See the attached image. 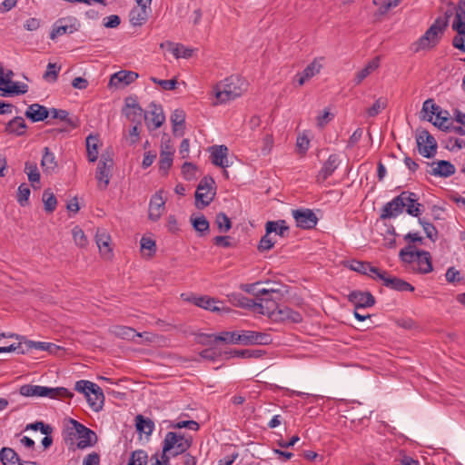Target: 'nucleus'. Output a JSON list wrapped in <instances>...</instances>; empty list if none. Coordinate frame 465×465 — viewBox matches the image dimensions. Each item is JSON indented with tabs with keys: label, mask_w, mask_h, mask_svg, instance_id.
I'll return each mask as SVG.
<instances>
[{
	"label": "nucleus",
	"mask_w": 465,
	"mask_h": 465,
	"mask_svg": "<svg viewBox=\"0 0 465 465\" xmlns=\"http://www.w3.org/2000/svg\"><path fill=\"white\" fill-rule=\"evenodd\" d=\"M247 90L246 81L238 76L231 75L215 87L216 104H224L241 96Z\"/></svg>",
	"instance_id": "obj_1"
},
{
	"label": "nucleus",
	"mask_w": 465,
	"mask_h": 465,
	"mask_svg": "<svg viewBox=\"0 0 465 465\" xmlns=\"http://www.w3.org/2000/svg\"><path fill=\"white\" fill-rule=\"evenodd\" d=\"M447 28L446 18H437L428 28L425 34L419 39L417 50L434 46L440 39V35Z\"/></svg>",
	"instance_id": "obj_2"
},
{
	"label": "nucleus",
	"mask_w": 465,
	"mask_h": 465,
	"mask_svg": "<svg viewBox=\"0 0 465 465\" xmlns=\"http://www.w3.org/2000/svg\"><path fill=\"white\" fill-rule=\"evenodd\" d=\"M214 180L204 176L199 183L195 192V205L198 209L208 206L215 195Z\"/></svg>",
	"instance_id": "obj_3"
},
{
	"label": "nucleus",
	"mask_w": 465,
	"mask_h": 465,
	"mask_svg": "<svg viewBox=\"0 0 465 465\" xmlns=\"http://www.w3.org/2000/svg\"><path fill=\"white\" fill-rule=\"evenodd\" d=\"M416 142L419 153L426 158H432L437 153L435 138L425 129L418 130Z\"/></svg>",
	"instance_id": "obj_4"
},
{
	"label": "nucleus",
	"mask_w": 465,
	"mask_h": 465,
	"mask_svg": "<svg viewBox=\"0 0 465 465\" xmlns=\"http://www.w3.org/2000/svg\"><path fill=\"white\" fill-rule=\"evenodd\" d=\"M80 23L76 17L66 16L59 18L53 25L52 31L50 33V38L54 40L58 36L65 34H73L80 29Z\"/></svg>",
	"instance_id": "obj_5"
},
{
	"label": "nucleus",
	"mask_w": 465,
	"mask_h": 465,
	"mask_svg": "<svg viewBox=\"0 0 465 465\" xmlns=\"http://www.w3.org/2000/svg\"><path fill=\"white\" fill-rule=\"evenodd\" d=\"M114 166V161L109 154H102L98 163L95 178L98 180V187L105 190L110 182V173Z\"/></svg>",
	"instance_id": "obj_6"
},
{
	"label": "nucleus",
	"mask_w": 465,
	"mask_h": 465,
	"mask_svg": "<svg viewBox=\"0 0 465 465\" xmlns=\"http://www.w3.org/2000/svg\"><path fill=\"white\" fill-rule=\"evenodd\" d=\"M405 196L410 197L411 195L407 194V193L402 192L401 194L393 198L391 202L387 203L381 210V219L386 220L395 218L399 214L402 213L405 208L404 201H406L407 199Z\"/></svg>",
	"instance_id": "obj_7"
},
{
	"label": "nucleus",
	"mask_w": 465,
	"mask_h": 465,
	"mask_svg": "<svg viewBox=\"0 0 465 465\" xmlns=\"http://www.w3.org/2000/svg\"><path fill=\"white\" fill-rule=\"evenodd\" d=\"M173 441V448L171 451L172 457H176L180 454H184L192 446V437H185L180 433L169 431L166 433L163 441Z\"/></svg>",
	"instance_id": "obj_8"
},
{
	"label": "nucleus",
	"mask_w": 465,
	"mask_h": 465,
	"mask_svg": "<svg viewBox=\"0 0 465 465\" xmlns=\"http://www.w3.org/2000/svg\"><path fill=\"white\" fill-rule=\"evenodd\" d=\"M70 422L72 423L74 429L75 430V432L79 439V441L77 443V447L79 449H85L87 447L93 446L95 443L97 437L94 430L85 427L84 425H83L82 423L78 422L75 420L71 419Z\"/></svg>",
	"instance_id": "obj_9"
},
{
	"label": "nucleus",
	"mask_w": 465,
	"mask_h": 465,
	"mask_svg": "<svg viewBox=\"0 0 465 465\" xmlns=\"http://www.w3.org/2000/svg\"><path fill=\"white\" fill-rule=\"evenodd\" d=\"M143 117L147 127L153 130L159 128L165 120L162 106L156 104L154 102L149 104V110L144 113Z\"/></svg>",
	"instance_id": "obj_10"
},
{
	"label": "nucleus",
	"mask_w": 465,
	"mask_h": 465,
	"mask_svg": "<svg viewBox=\"0 0 465 465\" xmlns=\"http://www.w3.org/2000/svg\"><path fill=\"white\" fill-rule=\"evenodd\" d=\"M15 346H19V348H17L15 351L21 354H25L31 351L32 349L46 351L52 354H56L57 351L61 350V348L54 343L45 341H34L28 340H25L24 342L20 341Z\"/></svg>",
	"instance_id": "obj_11"
},
{
	"label": "nucleus",
	"mask_w": 465,
	"mask_h": 465,
	"mask_svg": "<svg viewBox=\"0 0 465 465\" xmlns=\"http://www.w3.org/2000/svg\"><path fill=\"white\" fill-rule=\"evenodd\" d=\"M296 225L302 229H312L316 226L318 218L311 209L292 210Z\"/></svg>",
	"instance_id": "obj_12"
},
{
	"label": "nucleus",
	"mask_w": 465,
	"mask_h": 465,
	"mask_svg": "<svg viewBox=\"0 0 465 465\" xmlns=\"http://www.w3.org/2000/svg\"><path fill=\"white\" fill-rule=\"evenodd\" d=\"M253 311L257 313L267 315L269 318L275 321L280 305L271 298L259 299V302L254 300Z\"/></svg>",
	"instance_id": "obj_13"
},
{
	"label": "nucleus",
	"mask_w": 465,
	"mask_h": 465,
	"mask_svg": "<svg viewBox=\"0 0 465 465\" xmlns=\"http://www.w3.org/2000/svg\"><path fill=\"white\" fill-rule=\"evenodd\" d=\"M431 169L428 170V173L436 177H450L455 173V166L449 161L439 160L432 163H427Z\"/></svg>",
	"instance_id": "obj_14"
},
{
	"label": "nucleus",
	"mask_w": 465,
	"mask_h": 465,
	"mask_svg": "<svg viewBox=\"0 0 465 465\" xmlns=\"http://www.w3.org/2000/svg\"><path fill=\"white\" fill-rule=\"evenodd\" d=\"M378 278L383 282V284L395 291L399 292H413L414 287L407 282L406 281L397 278L391 277L385 271H381L380 274H378Z\"/></svg>",
	"instance_id": "obj_15"
},
{
	"label": "nucleus",
	"mask_w": 465,
	"mask_h": 465,
	"mask_svg": "<svg viewBox=\"0 0 465 465\" xmlns=\"http://www.w3.org/2000/svg\"><path fill=\"white\" fill-rule=\"evenodd\" d=\"M348 299L356 309L371 307L375 303V298L369 292L353 291L348 295Z\"/></svg>",
	"instance_id": "obj_16"
},
{
	"label": "nucleus",
	"mask_w": 465,
	"mask_h": 465,
	"mask_svg": "<svg viewBox=\"0 0 465 465\" xmlns=\"http://www.w3.org/2000/svg\"><path fill=\"white\" fill-rule=\"evenodd\" d=\"M162 193L163 190H159L152 196L150 201L148 217L153 222L160 219L164 210L165 201L163 200Z\"/></svg>",
	"instance_id": "obj_17"
},
{
	"label": "nucleus",
	"mask_w": 465,
	"mask_h": 465,
	"mask_svg": "<svg viewBox=\"0 0 465 465\" xmlns=\"http://www.w3.org/2000/svg\"><path fill=\"white\" fill-rule=\"evenodd\" d=\"M123 112L131 122L141 124L143 110L134 98L129 97L125 100V107Z\"/></svg>",
	"instance_id": "obj_18"
},
{
	"label": "nucleus",
	"mask_w": 465,
	"mask_h": 465,
	"mask_svg": "<svg viewBox=\"0 0 465 465\" xmlns=\"http://www.w3.org/2000/svg\"><path fill=\"white\" fill-rule=\"evenodd\" d=\"M181 296L184 301L190 302L195 304L196 306L203 308L205 310H209L211 312H219L221 310L220 307L215 305V303H217L218 302L213 298L206 296V295H204V296H194V295L188 296L187 294L183 293Z\"/></svg>",
	"instance_id": "obj_19"
},
{
	"label": "nucleus",
	"mask_w": 465,
	"mask_h": 465,
	"mask_svg": "<svg viewBox=\"0 0 465 465\" xmlns=\"http://www.w3.org/2000/svg\"><path fill=\"white\" fill-rule=\"evenodd\" d=\"M95 242L102 256L110 259L113 255L110 247L111 236L104 229H97L95 233Z\"/></svg>",
	"instance_id": "obj_20"
},
{
	"label": "nucleus",
	"mask_w": 465,
	"mask_h": 465,
	"mask_svg": "<svg viewBox=\"0 0 465 465\" xmlns=\"http://www.w3.org/2000/svg\"><path fill=\"white\" fill-rule=\"evenodd\" d=\"M340 159L337 154H331L326 162L323 163L322 169L317 175V182L322 183L327 180L338 168Z\"/></svg>",
	"instance_id": "obj_21"
},
{
	"label": "nucleus",
	"mask_w": 465,
	"mask_h": 465,
	"mask_svg": "<svg viewBox=\"0 0 465 465\" xmlns=\"http://www.w3.org/2000/svg\"><path fill=\"white\" fill-rule=\"evenodd\" d=\"M25 116L33 123L41 122L49 116V110L39 104H33L25 111Z\"/></svg>",
	"instance_id": "obj_22"
},
{
	"label": "nucleus",
	"mask_w": 465,
	"mask_h": 465,
	"mask_svg": "<svg viewBox=\"0 0 465 465\" xmlns=\"http://www.w3.org/2000/svg\"><path fill=\"white\" fill-rule=\"evenodd\" d=\"M138 78V74L133 71H119L111 76L109 85L118 86L121 84L128 85Z\"/></svg>",
	"instance_id": "obj_23"
},
{
	"label": "nucleus",
	"mask_w": 465,
	"mask_h": 465,
	"mask_svg": "<svg viewBox=\"0 0 465 465\" xmlns=\"http://www.w3.org/2000/svg\"><path fill=\"white\" fill-rule=\"evenodd\" d=\"M228 148L225 145H214L211 147L212 163L220 167H227Z\"/></svg>",
	"instance_id": "obj_24"
},
{
	"label": "nucleus",
	"mask_w": 465,
	"mask_h": 465,
	"mask_svg": "<svg viewBox=\"0 0 465 465\" xmlns=\"http://www.w3.org/2000/svg\"><path fill=\"white\" fill-rule=\"evenodd\" d=\"M90 408L94 411H99L103 409L104 395L102 389L96 385L95 388L85 396Z\"/></svg>",
	"instance_id": "obj_25"
},
{
	"label": "nucleus",
	"mask_w": 465,
	"mask_h": 465,
	"mask_svg": "<svg viewBox=\"0 0 465 465\" xmlns=\"http://www.w3.org/2000/svg\"><path fill=\"white\" fill-rule=\"evenodd\" d=\"M350 268L354 272L371 276L372 278H378V274L381 272L379 268L372 266L370 262L361 261H352Z\"/></svg>",
	"instance_id": "obj_26"
},
{
	"label": "nucleus",
	"mask_w": 465,
	"mask_h": 465,
	"mask_svg": "<svg viewBox=\"0 0 465 465\" xmlns=\"http://www.w3.org/2000/svg\"><path fill=\"white\" fill-rule=\"evenodd\" d=\"M404 193L411 195L410 197L405 196L407 199L404 201V203L407 213L414 217H419L422 213V204L418 203V195L409 191H404Z\"/></svg>",
	"instance_id": "obj_27"
},
{
	"label": "nucleus",
	"mask_w": 465,
	"mask_h": 465,
	"mask_svg": "<svg viewBox=\"0 0 465 465\" xmlns=\"http://www.w3.org/2000/svg\"><path fill=\"white\" fill-rule=\"evenodd\" d=\"M275 321H287L293 323H299L302 321V315L287 306H281Z\"/></svg>",
	"instance_id": "obj_28"
},
{
	"label": "nucleus",
	"mask_w": 465,
	"mask_h": 465,
	"mask_svg": "<svg viewBox=\"0 0 465 465\" xmlns=\"http://www.w3.org/2000/svg\"><path fill=\"white\" fill-rule=\"evenodd\" d=\"M50 388L39 385L26 384L20 388V394L25 397L38 396V397H49L50 398Z\"/></svg>",
	"instance_id": "obj_29"
},
{
	"label": "nucleus",
	"mask_w": 465,
	"mask_h": 465,
	"mask_svg": "<svg viewBox=\"0 0 465 465\" xmlns=\"http://www.w3.org/2000/svg\"><path fill=\"white\" fill-rule=\"evenodd\" d=\"M380 66V56H376L373 59H371L368 64L365 65L364 68L360 70L354 78V84L355 85H359L366 77H368L371 73H373L375 70H377Z\"/></svg>",
	"instance_id": "obj_30"
},
{
	"label": "nucleus",
	"mask_w": 465,
	"mask_h": 465,
	"mask_svg": "<svg viewBox=\"0 0 465 465\" xmlns=\"http://www.w3.org/2000/svg\"><path fill=\"white\" fill-rule=\"evenodd\" d=\"M265 231L267 234L275 232L281 237H285L289 233V226L284 220L269 221L265 224Z\"/></svg>",
	"instance_id": "obj_31"
},
{
	"label": "nucleus",
	"mask_w": 465,
	"mask_h": 465,
	"mask_svg": "<svg viewBox=\"0 0 465 465\" xmlns=\"http://www.w3.org/2000/svg\"><path fill=\"white\" fill-rule=\"evenodd\" d=\"M418 264V271L420 273H429L432 271L431 257L427 251H418V256L415 261Z\"/></svg>",
	"instance_id": "obj_32"
},
{
	"label": "nucleus",
	"mask_w": 465,
	"mask_h": 465,
	"mask_svg": "<svg viewBox=\"0 0 465 465\" xmlns=\"http://www.w3.org/2000/svg\"><path fill=\"white\" fill-rule=\"evenodd\" d=\"M150 12L144 9V5L143 8L134 7L129 14L131 24L135 26L143 25L148 20Z\"/></svg>",
	"instance_id": "obj_33"
},
{
	"label": "nucleus",
	"mask_w": 465,
	"mask_h": 465,
	"mask_svg": "<svg viewBox=\"0 0 465 465\" xmlns=\"http://www.w3.org/2000/svg\"><path fill=\"white\" fill-rule=\"evenodd\" d=\"M26 127L27 125L24 118L16 116L7 123L5 131L8 134L23 135L25 133Z\"/></svg>",
	"instance_id": "obj_34"
},
{
	"label": "nucleus",
	"mask_w": 465,
	"mask_h": 465,
	"mask_svg": "<svg viewBox=\"0 0 465 465\" xmlns=\"http://www.w3.org/2000/svg\"><path fill=\"white\" fill-rule=\"evenodd\" d=\"M41 166L45 173H53L57 167V162L54 153L48 147L44 148V153L41 160Z\"/></svg>",
	"instance_id": "obj_35"
},
{
	"label": "nucleus",
	"mask_w": 465,
	"mask_h": 465,
	"mask_svg": "<svg viewBox=\"0 0 465 465\" xmlns=\"http://www.w3.org/2000/svg\"><path fill=\"white\" fill-rule=\"evenodd\" d=\"M112 332L121 339L134 340L135 337H143V333L136 332V331L127 326H114L112 329Z\"/></svg>",
	"instance_id": "obj_36"
},
{
	"label": "nucleus",
	"mask_w": 465,
	"mask_h": 465,
	"mask_svg": "<svg viewBox=\"0 0 465 465\" xmlns=\"http://www.w3.org/2000/svg\"><path fill=\"white\" fill-rule=\"evenodd\" d=\"M25 172L28 176V180L32 183L34 189H38L40 183V173L35 163L26 162L25 164Z\"/></svg>",
	"instance_id": "obj_37"
},
{
	"label": "nucleus",
	"mask_w": 465,
	"mask_h": 465,
	"mask_svg": "<svg viewBox=\"0 0 465 465\" xmlns=\"http://www.w3.org/2000/svg\"><path fill=\"white\" fill-rule=\"evenodd\" d=\"M135 427L138 432L149 436L154 429V423L151 419L144 418L143 415L139 414L135 417Z\"/></svg>",
	"instance_id": "obj_38"
},
{
	"label": "nucleus",
	"mask_w": 465,
	"mask_h": 465,
	"mask_svg": "<svg viewBox=\"0 0 465 465\" xmlns=\"http://www.w3.org/2000/svg\"><path fill=\"white\" fill-rule=\"evenodd\" d=\"M0 90L3 92V95H11V94H24L27 93L28 86L23 83H10L6 86H0Z\"/></svg>",
	"instance_id": "obj_39"
},
{
	"label": "nucleus",
	"mask_w": 465,
	"mask_h": 465,
	"mask_svg": "<svg viewBox=\"0 0 465 465\" xmlns=\"http://www.w3.org/2000/svg\"><path fill=\"white\" fill-rule=\"evenodd\" d=\"M173 151L169 150L160 152L159 172L163 175H166L168 173V170L171 168L173 164Z\"/></svg>",
	"instance_id": "obj_40"
},
{
	"label": "nucleus",
	"mask_w": 465,
	"mask_h": 465,
	"mask_svg": "<svg viewBox=\"0 0 465 465\" xmlns=\"http://www.w3.org/2000/svg\"><path fill=\"white\" fill-rule=\"evenodd\" d=\"M98 138L89 135L86 138V151L89 162L94 163L98 158Z\"/></svg>",
	"instance_id": "obj_41"
},
{
	"label": "nucleus",
	"mask_w": 465,
	"mask_h": 465,
	"mask_svg": "<svg viewBox=\"0 0 465 465\" xmlns=\"http://www.w3.org/2000/svg\"><path fill=\"white\" fill-rule=\"evenodd\" d=\"M0 460L4 465H15L20 461V457L13 449L4 447L0 450Z\"/></svg>",
	"instance_id": "obj_42"
},
{
	"label": "nucleus",
	"mask_w": 465,
	"mask_h": 465,
	"mask_svg": "<svg viewBox=\"0 0 465 465\" xmlns=\"http://www.w3.org/2000/svg\"><path fill=\"white\" fill-rule=\"evenodd\" d=\"M191 223L193 229L201 235L206 234L209 232L210 224L204 215H200L198 217L192 216Z\"/></svg>",
	"instance_id": "obj_43"
},
{
	"label": "nucleus",
	"mask_w": 465,
	"mask_h": 465,
	"mask_svg": "<svg viewBox=\"0 0 465 465\" xmlns=\"http://www.w3.org/2000/svg\"><path fill=\"white\" fill-rule=\"evenodd\" d=\"M172 46L171 52L176 58H190L193 55V50L188 48L181 44L173 45L172 42L166 43Z\"/></svg>",
	"instance_id": "obj_44"
},
{
	"label": "nucleus",
	"mask_w": 465,
	"mask_h": 465,
	"mask_svg": "<svg viewBox=\"0 0 465 465\" xmlns=\"http://www.w3.org/2000/svg\"><path fill=\"white\" fill-rule=\"evenodd\" d=\"M399 256L403 262L413 263L417 259L418 251H415V246L409 244L400 251Z\"/></svg>",
	"instance_id": "obj_45"
},
{
	"label": "nucleus",
	"mask_w": 465,
	"mask_h": 465,
	"mask_svg": "<svg viewBox=\"0 0 465 465\" xmlns=\"http://www.w3.org/2000/svg\"><path fill=\"white\" fill-rule=\"evenodd\" d=\"M42 200L46 213H53L55 210L57 200L50 189L44 191Z\"/></svg>",
	"instance_id": "obj_46"
},
{
	"label": "nucleus",
	"mask_w": 465,
	"mask_h": 465,
	"mask_svg": "<svg viewBox=\"0 0 465 465\" xmlns=\"http://www.w3.org/2000/svg\"><path fill=\"white\" fill-rule=\"evenodd\" d=\"M148 455L143 450H134L127 465H147Z\"/></svg>",
	"instance_id": "obj_47"
},
{
	"label": "nucleus",
	"mask_w": 465,
	"mask_h": 465,
	"mask_svg": "<svg viewBox=\"0 0 465 465\" xmlns=\"http://www.w3.org/2000/svg\"><path fill=\"white\" fill-rule=\"evenodd\" d=\"M401 0H373L375 5H379V11L381 15L386 14L390 9L399 5Z\"/></svg>",
	"instance_id": "obj_48"
},
{
	"label": "nucleus",
	"mask_w": 465,
	"mask_h": 465,
	"mask_svg": "<svg viewBox=\"0 0 465 465\" xmlns=\"http://www.w3.org/2000/svg\"><path fill=\"white\" fill-rule=\"evenodd\" d=\"M49 115L52 119H60L72 126H75L73 120L68 117L69 114L65 110L52 108L49 110Z\"/></svg>",
	"instance_id": "obj_49"
},
{
	"label": "nucleus",
	"mask_w": 465,
	"mask_h": 465,
	"mask_svg": "<svg viewBox=\"0 0 465 465\" xmlns=\"http://www.w3.org/2000/svg\"><path fill=\"white\" fill-rule=\"evenodd\" d=\"M322 69V64L318 62L317 59H314L311 64H309L304 70L302 72V74L307 78L308 80L313 77L314 75L318 74Z\"/></svg>",
	"instance_id": "obj_50"
},
{
	"label": "nucleus",
	"mask_w": 465,
	"mask_h": 465,
	"mask_svg": "<svg viewBox=\"0 0 465 465\" xmlns=\"http://www.w3.org/2000/svg\"><path fill=\"white\" fill-rule=\"evenodd\" d=\"M185 121V114L183 110L176 109L173 112L171 115V122L173 126V132L175 133L178 130V127H183Z\"/></svg>",
	"instance_id": "obj_51"
},
{
	"label": "nucleus",
	"mask_w": 465,
	"mask_h": 465,
	"mask_svg": "<svg viewBox=\"0 0 465 465\" xmlns=\"http://www.w3.org/2000/svg\"><path fill=\"white\" fill-rule=\"evenodd\" d=\"M387 106V100L385 98L380 97L378 98L372 106L368 108L367 114L370 117H375L378 115L382 109H384Z\"/></svg>",
	"instance_id": "obj_52"
},
{
	"label": "nucleus",
	"mask_w": 465,
	"mask_h": 465,
	"mask_svg": "<svg viewBox=\"0 0 465 465\" xmlns=\"http://www.w3.org/2000/svg\"><path fill=\"white\" fill-rule=\"evenodd\" d=\"M419 223L422 226V228L426 233V236L434 242L436 240L437 234H438L436 227L431 223H430L422 218H419Z\"/></svg>",
	"instance_id": "obj_53"
},
{
	"label": "nucleus",
	"mask_w": 465,
	"mask_h": 465,
	"mask_svg": "<svg viewBox=\"0 0 465 465\" xmlns=\"http://www.w3.org/2000/svg\"><path fill=\"white\" fill-rule=\"evenodd\" d=\"M96 385L97 384L92 381L81 380L76 381L74 385V390L78 392L83 393L85 397L88 393H91V391L95 388Z\"/></svg>",
	"instance_id": "obj_54"
},
{
	"label": "nucleus",
	"mask_w": 465,
	"mask_h": 465,
	"mask_svg": "<svg viewBox=\"0 0 465 465\" xmlns=\"http://www.w3.org/2000/svg\"><path fill=\"white\" fill-rule=\"evenodd\" d=\"M29 195H30L29 186L25 183H22L18 187V192H17V202L20 203L21 206H25L28 204Z\"/></svg>",
	"instance_id": "obj_55"
},
{
	"label": "nucleus",
	"mask_w": 465,
	"mask_h": 465,
	"mask_svg": "<svg viewBox=\"0 0 465 465\" xmlns=\"http://www.w3.org/2000/svg\"><path fill=\"white\" fill-rule=\"evenodd\" d=\"M440 106L437 105L432 99H428L423 103L422 111L426 113H430V117L428 121H431L432 115L436 114L437 117H440Z\"/></svg>",
	"instance_id": "obj_56"
},
{
	"label": "nucleus",
	"mask_w": 465,
	"mask_h": 465,
	"mask_svg": "<svg viewBox=\"0 0 465 465\" xmlns=\"http://www.w3.org/2000/svg\"><path fill=\"white\" fill-rule=\"evenodd\" d=\"M215 223L220 231L228 232L232 228L231 220L223 213H219L216 215Z\"/></svg>",
	"instance_id": "obj_57"
},
{
	"label": "nucleus",
	"mask_w": 465,
	"mask_h": 465,
	"mask_svg": "<svg viewBox=\"0 0 465 465\" xmlns=\"http://www.w3.org/2000/svg\"><path fill=\"white\" fill-rule=\"evenodd\" d=\"M173 441H163V452L159 462L163 465H170V459L172 458L171 451L173 448Z\"/></svg>",
	"instance_id": "obj_58"
},
{
	"label": "nucleus",
	"mask_w": 465,
	"mask_h": 465,
	"mask_svg": "<svg viewBox=\"0 0 465 465\" xmlns=\"http://www.w3.org/2000/svg\"><path fill=\"white\" fill-rule=\"evenodd\" d=\"M72 233H73L74 241L76 243V245H78L80 247L86 246L87 239H86V236H85V234L84 232V231L80 227L75 226L72 230Z\"/></svg>",
	"instance_id": "obj_59"
},
{
	"label": "nucleus",
	"mask_w": 465,
	"mask_h": 465,
	"mask_svg": "<svg viewBox=\"0 0 465 465\" xmlns=\"http://www.w3.org/2000/svg\"><path fill=\"white\" fill-rule=\"evenodd\" d=\"M60 69L61 67H57L56 64L49 63L47 65V69L44 74V79H45L46 81H56Z\"/></svg>",
	"instance_id": "obj_60"
},
{
	"label": "nucleus",
	"mask_w": 465,
	"mask_h": 465,
	"mask_svg": "<svg viewBox=\"0 0 465 465\" xmlns=\"http://www.w3.org/2000/svg\"><path fill=\"white\" fill-rule=\"evenodd\" d=\"M50 391L51 399L72 398L74 396L73 392L69 391L67 389L64 387L50 388Z\"/></svg>",
	"instance_id": "obj_61"
},
{
	"label": "nucleus",
	"mask_w": 465,
	"mask_h": 465,
	"mask_svg": "<svg viewBox=\"0 0 465 465\" xmlns=\"http://www.w3.org/2000/svg\"><path fill=\"white\" fill-rule=\"evenodd\" d=\"M453 30L457 31L458 35L465 36V22L462 21V14L457 11L455 19L452 24Z\"/></svg>",
	"instance_id": "obj_62"
},
{
	"label": "nucleus",
	"mask_w": 465,
	"mask_h": 465,
	"mask_svg": "<svg viewBox=\"0 0 465 465\" xmlns=\"http://www.w3.org/2000/svg\"><path fill=\"white\" fill-rule=\"evenodd\" d=\"M445 147L450 151L460 150L465 147V140L450 137L446 141Z\"/></svg>",
	"instance_id": "obj_63"
},
{
	"label": "nucleus",
	"mask_w": 465,
	"mask_h": 465,
	"mask_svg": "<svg viewBox=\"0 0 465 465\" xmlns=\"http://www.w3.org/2000/svg\"><path fill=\"white\" fill-rule=\"evenodd\" d=\"M196 166L192 163L185 162L182 166V173L186 180H192L195 176Z\"/></svg>",
	"instance_id": "obj_64"
}]
</instances>
